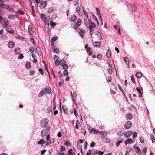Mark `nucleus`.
<instances>
[{"label":"nucleus","instance_id":"9d476101","mask_svg":"<svg viewBox=\"0 0 155 155\" xmlns=\"http://www.w3.org/2000/svg\"><path fill=\"white\" fill-rule=\"evenodd\" d=\"M101 44V42L100 41H95L93 43V45L95 47H98Z\"/></svg>","mask_w":155,"mask_h":155},{"label":"nucleus","instance_id":"423d86ee","mask_svg":"<svg viewBox=\"0 0 155 155\" xmlns=\"http://www.w3.org/2000/svg\"><path fill=\"white\" fill-rule=\"evenodd\" d=\"M44 90L45 91V92L46 94H50L51 93V90L50 87L47 86Z\"/></svg>","mask_w":155,"mask_h":155},{"label":"nucleus","instance_id":"393cba45","mask_svg":"<svg viewBox=\"0 0 155 155\" xmlns=\"http://www.w3.org/2000/svg\"><path fill=\"white\" fill-rule=\"evenodd\" d=\"M137 7L134 5L133 4L132 7V10L134 12H135L137 11Z\"/></svg>","mask_w":155,"mask_h":155},{"label":"nucleus","instance_id":"2f4dec72","mask_svg":"<svg viewBox=\"0 0 155 155\" xmlns=\"http://www.w3.org/2000/svg\"><path fill=\"white\" fill-rule=\"evenodd\" d=\"M65 60L64 59H62L60 61V65L62 66V65L65 64Z\"/></svg>","mask_w":155,"mask_h":155},{"label":"nucleus","instance_id":"864d4df0","mask_svg":"<svg viewBox=\"0 0 155 155\" xmlns=\"http://www.w3.org/2000/svg\"><path fill=\"white\" fill-rule=\"evenodd\" d=\"M80 123L78 121V120L76 121V124L75 126V128L77 129H78V124H80Z\"/></svg>","mask_w":155,"mask_h":155},{"label":"nucleus","instance_id":"5701e85b","mask_svg":"<svg viewBox=\"0 0 155 155\" xmlns=\"http://www.w3.org/2000/svg\"><path fill=\"white\" fill-rule=\"evenodd\" d=\"M25 67L27 69H30L31 67V64L29 62H27L25 64Z\"/></svg>","mask_w":155,"mask_h":155},{"label":"nucleus","instance_id":"5fc2aeb1","mask_svg":"<svg viewBox=\"0 0 155 155\" xmlns=\"http://www.w3.org/2000/svg\"><path fill=\"white\" fill-rule=\"evenodd\" d=\"M107 63L109 65L110 67L111 68L112 65L111 64V62L110 60L109 59H108L107 60Z\"/></svg>","mask_w":155,"mask_h":155},{"label":"nucleus","instance_id":"de8ad7c7","mask_svg":"<svg viewBox=\"0 0 155 155\" xmlns=\"http://www.w3.org/2000/svg\"><path fill=\"white\" fill-rule=\"evenodd\" d=\"M7 7V6L6 5L3 4V3L2 4H0V7L2 8H5Z\"/></svg>","mask_w":155,"mask_h":155},{"label":"nucleus","instance_id":"49530a36","mask_svg":"<svg viewBox=\"0 0 155 155\" xmlns=\"http://www.w3.org/2000/svg\"><path fill=\"white\" fill-rule=\"evenodd\" d=\"M55 64L56 66H58L60 64V62L58 59H57L56 60Z\"/></svg>","mask_w":155,"mask_h":155},{"label":"nucleus","instance_id":"4468645a","mask_svg":"<svg viewBox=\"0 0 155 155\" xmlns=\"http://www.w3.org/2000/svg\"><path fill=\"white\" fill-rule=\"evenodd\" d=\"M6 30L8 32L11 34H13L14 33L13 30L10 28H7Z\"/></svg>","mask_w":155,"mask_h":155},{"label":"nucleus","instance_id":"dca6fc26","mask_svg":"<svg viewBox=\"0 0 155 155\" xmlns=\"http://www.w3.org/2000/svg\"><path fill=\"white\" fill-rule=\"evenodd\" d=\"M77 18V17L75 15H73L70 19V21L71 22H74L76 20Z\"/></svg>","mask_w":155,"mask_h":155},{"label":"nucleus","instance_id":"69168bd1","mask_svg":"<svg viewBox=\"0 0 155 155\" xmlns=\"http://www.w3.org/2000/svg\"><path fill=\"white\" fill-rule=\"evenodd\" d=\"M30 74L31 75H33L35 73V71L33 70H31L30 71Z\"/></svg>","mask_w":155,"mask_h":155},{"label":"nucleus","instance_id":"f3484780","mask_svg":"<svg viewBox=\"0 0 155 155\" xmlns=\"http://www.w3.org/2000/svg\"><path fill=\"white\" fill-rule=\"evenodd\" d=\"M111 55V52L110 50H108L106 53V56L107 58L110 57Z\"/></svg>","mask_w":155,"mask_h":155},{"label":"nucleus","instance_id":"72a5a7b5","mask_svg":"<svg viewBox=\"0 0 155 155\" xmlns=\"http://www.w3.org/2000/svg\"><path fill=\"white\" fill-rule=\"evenodd\" d=\"M81 23V21L80 19H78V20L77 22L76 23V25L78 27H79Z\"/></svg>","mask_w":155,"mask_h":155},{"label":"nucleus","instance_id":"680f3d73","mask_svg":"<svg viewBox=\"0 0 155 155\" xmlns=\"http://www.w3.org/2000/svg\"><path fill=\"white\" fill-rule=\"evenodd\" d=\"M131 80L132 81V82L134 84H135L136 83L135 81L133 75H132L131 77Z\"/></svg>","mask_w":155,"mask_h":155},{"label":"nucleus","instance_id":"37998d69","mask_svg":"<svg viewBox=\"0 0 155 155\" xmlns=\"http://www.w3.org/2000/svg\"><path fill=\"white\" fill-rule=\"evenodd\" d=\"M99 16V20L101 21V25H103V23L102 22V18L101 16L100 15H98Z\"/></svg>","mask_w":155,"mask_h":155},{"label":"nucleus","instance_id":"473e14b6","mask_svg":"<svg viewBox=\"0 0 155 155\" xmlns=\"http://www.w3.org/2000/svg\"><path fill=\"white\" fill-rule=\"evenodd\" d=\"M21 53L20 50L19 48H17L15 50V53L16 54H18Z\"/></svg>","mask_w":155,"mask_h":155},{"label":"nucleus","instance_id":"c756f323","mask_svg":"<svg viewBox=\"0 0 155 155\" xmlns=\"http://www.w3.org/2000/svg\"><path fill=\"white\" fill-rule=\"evenodd\" d=\"M72 151H73V150L71 149L68 150V155H74V154H73Z\"/></svg>","mask_w":155,"mask_h":155},{"label":"nucleus","instance_id":"603ef678","mask_svg":"<svg viewBox=\"0 0 155 155\" xmlns=\"http://www.w3.org/2000/svg\"><path fill=\"white\" fill-rule=\"evenodd\" d=\"M60 149L61 151H64L65 150V147L63 146H61Z\"/></svg>","mask_w":155,"mask_h":155},{"label":"nucleus","instance_id":"0e129e2a","mask_svg":"<svg viewBox=\"0 0 155 155\" xmlns=\"http://www.w3.org/2000/svg\"><path fill=\"white\" fill-rule=\"evenodd\" d=\"M39 71L41 75H43L44 74L43 72V70L41 68H40L39 69Z\"/></svg>","mask_w":155,"mask_h":155},{"label":"nucleus","instance_id":"a211bd4d","mask_svg":"<svg viewBox=\"0 0 155 155\" xmlns=\"http://www.w3.org/2000/svg\"><path fill=\"white\" fill-rule=\"evenodd\" d=\"M135 76L138 78H140L142 77V74L140 72H137L135 74Z\"/></svg>","mask_w":155,"mask_h":155},{"label":"nucleus","instance_id":"052dcab7","mask_svg":"<svg viewBox=\"0 0 155 155\" xmlns=\"http://www.w3.org/2000/svg\"><path fill=\"white\" fill-rule=\"evenodd\" d=\"M65 145L68 146H71V143L68 141H67L65 143Z\"/></svg>","mask_w":155,"mask_h":155},{"label":"nucleus","instance_id":"6e6d98bb","mask_svg":"<svg viewBox=\"0 0 155 155\" xmlns=\"http://www.w3.org/2000/svg\"><path fill=\"white\" fill-rule=\"evenodd\" d=\"M62 66H63V69L64 70H67L68 68V65L67 64H65Z\"/></svg>","mask_w":155,"mask_h":155},{"label":"nucleus","instance_id":"58836bf2","mask_svg":"<svg viewBox=\"0 0 155 155\" xmlns=\"http://www.w3.org/2000/svg\"><path fill=\"white\" fill-rule=\"evenodd\" d=\"M79 29L80 31L79 33H80V36L81 37H83L84 36L83 31L81 29H80V28H79Z\"/></svg>","mask_w":155,"mask_h":155},{"label":"nucleus","instance_id":"4be33fe9","mask_svg":"<svg viewBox=\"0 0 155 155\" xmlns=\"http://www.w3.org/2000/svg\"><path fill=\"white\" fill-rule=\"evenodd\" d=\"M124 61L126 63L127 65H129V60L128 58L127 57H125L124 58Z\"/></svg>","mask_w":155,"mask_h":155},{"label":"nucleus","instance_id":"4d7b16f0","mask_svg":"<svg viewBox=\"0 0 155 155\" xmlns=\"http://www.w3.org/2000/svg\"><path fill=\"white\" fill-rule=\"evenodd\" d=\"M29 51L31 53H33L35 51V49L33 47H31L29 48Z\"/></svg>","mask_w":155,"mask_h":155},{"label":"nucleus","instance_id":"7c9ffc66","mask_svg":"<svg viewBox=\"0 0 155 155\" xmlns=\"http://www.w3.org/2000/svg\"><path fill=\"white\" fill-rule=\"evenodd\" d=\"M83 140L82 139H80V140L78 141V142L77 143V146L78 147H80L81 146V144H80V143H83Z\"/></svg>","mask_w":155,"mask_h":155},{"label":"nucleus","instance_id":"a18cd8bd","mask_svg":"<svg viewBox=\"0 0 155 155\" xmlns=\"http://www.w3.org/2000/svg\"><path fill=\"white\" fill-rule=\"evenodd\" d=\"M107 81L110 82L111 81V77L110 76H108L107 77Z\"/></svg>","mask_w":155,"mask_h":155},{"label":"nucleus","instance_id":"f257e3e1","mask_svg":"<svg viewBox=\"0 0 155 155\" xmlns=\"http://www.w3.org/2000/svg\"><path fill=\"white\" fill-rule=\"evenodd\" d=\"M49 121L47 119L42 120L40 123V125L42 127H45V129L49 130L50 125L48 124Z\"/></svg>","mask_w":155,"mask_h":155},{"label":"nucleus","instance_id":"a19ab883","mask_svg":"<svg viewBox=\"0 0 155 155\" xmlns=\"http://www.w3.org/2000/svg\"><path fill=\"white\" fill-rule=\"evenodd\" d=\"M122 132L121 130H118L117 132V134L118 136H122L123 135V134L121 133Z\"/></svg>","mask_w":155,"mask_h":155},{"label":"nucleus","instance_id":"aec40b11","mask_svg":"<svg viewBox=\"0 0 155 155\" xmlns=\"http://www.w3.org/2000/svg\"><path fill=\"white\" fill-rule=\"evenodd\" d=\"M45 142V140L43 139H42L40 141H38L37 143L39 144H41L44 143Z\"/></svg>","mask_w":155,"mask_h":155},{"label":"nucleus","instance_id":"412c9836","mask_svg":"<svg viewBox=\"0 0 155 155\" xmlns=\"http://www.w3.org/2000/svg\"><path fill=\"white\" fill-rule=\"evenodd\" d=\"M95 33L96 35H97L98 37H100V40H101L102 39V37L100 32L99 31H96Z\"/></svg>","mask_w":155,"mask_h":155},{"label":"nucleus","instance_id":"7ed1b4c3","mask_svg":"<svg viewBox=\"0 0 155 155\" xmlns=\"http://www.w3.org/2000/svg\"><path fill=\"white\" fill-rule=\"evenodd\" d=\"M132 125V124L130 121H127L125 124L124 126V127L126 129H128L131 127Z\"/></svg>","mask_w":155,"mask_h":155},{"label":"nucleus","instance_id":"6ab92c4d","mask_svg":"<svg viewBox=\"0 0 155 155\" xmlns=\"http://www.w3.org/2000/svg\"><path fill=\"white\" fill-rule=\"evenodd\" d=\"M15 13L18 15H24V12L21 10H18L15 12Z\"/></svg>","mask_w":155,"mask_h":155},{"label":"nucleus","instance_id":"3c124183","mask_svg":"<svg viewBox=\"0 0 155 155\" xmlns=\"http://www.w3.org/2000/svg\"><path fill=\"white\" fill-rule=\"evenodd\" d=\"M15 16V15L12 14L9 15L8 16V18L10 19H13Z\"/></svg>","mask_w":155,"mask_h":155},{"label":"nucleus","instance_id":"09e8293b","mask_svg":"<svg viewBox=\"0 0 155 155\" xmlns=\"http://www.w3.org/2000/svg\"><path fill=\"white\" fill-rule=\"evenodd\" d=\"M136 151L137 153H140L141 152V150L139 147H137L136 148Z\"/></svg>","mask_w":155,"mask_h":155},{"label":"nucleus","instance_id":"39448f33","mask_svg":"<svg viewBox=\"0 0 155 155\" xmlns=\"http://www.w3.org/2000/svg\"><path fill=\"white\" fill-rule=\"evenodd\" d=\"M47 5V2L46 1H43L40 5V7L41 8H45Z\"/></svg>","mask_w":155,"mask_h":155},{"label":"nucleus","instance_id":"bb28decb","mask_svg":"<svg viewBox=\"0 0 155 155\" xmlns=\"http://www.w3.org/2000/svg\"><path fill=\"white\" fill-rule=\"evenodd\" d=\"M58 37L57 36H55L53 37L51 39V42H54L55 41L57 40V39Z\"/></svg>","mask_w":155,"mask_h":155},{"label":"nucleus","instance_id":"c03bdc74","mask_svg":"<svg viewBox=\"0 0 155 155\" xmlns=\"http://www.w3.org/2000/svg\"><path fill=\"white\" fill-rule=\"evenodd\" d=\"M63 75L64 76H67L68 74V71L67 70H64L63 73Z\"/></svg>","mask_w":155,"mask_h":155},{"label":"nucleus","instance_id":"8fccbe9b","mask_svg":"<svg viewBox=\"0 0 155 155\" xmlns=\"http://www.w3.org/2000/svg\"><path fill=\"white\" fill-rule=\"evenodd\" d=\"M140 142L142 143H143L144 142V140L143 137H140Z\"/></svg>","mask_w":155,"mask_h":155},{"label":"nucleus","instance_id":"b1692460","mask_svg":"<svg viewBox=\"0 0 155 155\" xmlns=\"http://www.w3.org/2000/svg\"><path fill=\"white\" fill-rule=\"evenodd\" d=\"M91 132L95 134H97L98 133L99 131L96 130L95 129L92 128L91 130Z\"/></svg>","mask_w":155,"mask_h":155},{"label":"nucleus","instance_id":"a878e982","mask_svg":"<svg viewBox=\"0 0 155 155\" xmlns=\"http://www.w3.org/2000/svg\"><path fill=\"white\" fill-rule=\"evenodd\" d=\"M98 134L102 137H104L106 134L104 133V132L102 131H99Z\"/></svg>","mask_w":155,"mask_h":155},{"label":"nucleus","instance_id":"20e7f679","mask_svg":"<svg viewBox=\"0 0 155 155\" xmlns=\"http://www.w3.org/2000/svg\"><path fill=\"white\" fill-rule=\"evenodd\" d=\"M132 132L130 131H127L124 133V135L125 138H128L132 134Z\"/></svg>","mask_w":155,"mask_h":155},{"label":"nucleus","instance_id":"6e6552de","mask_svg":"<svg viewBox=\"0 0 155 155\" xmlns=\"http://www.w3.org/2000/svg\"><path fill=\"white\" fill-rule=\"evenodd\" d=\"M15 43L13 42L10 41L8 43V46L10 48H12L14 47L15 46Z\"/></svg>","mask_w":155,"mask_h":155},{"label":"nucleus","instance_id":"9b49d317","mask_svg":"<svg viewBox=\"0 0 155 155\" xmlns=\"http://www.w3.org/2000/svg\"><path fill=\"white\" fill-rule=\"evenodd\" d=\"M132 139H131L130 138H129L127 139L125 141V145H127L129 143H133L132 142Z\"/></svg>","mask_w":155,"mask_h":155},{"label":"nucleus","instance_id":"f03ea898","mask_svg":"<svg viewBox=\"0 0 155 155\" xmlns=\"http://www.w3.org/2000/svg\"><path fill=\"white\" fill-rule=\"evenodd\" d=\"M49 130L45 129L41 131V135L42 137L44 138L46 136L48 133Z\"/></svg>","mask_w":155,"mask_h":155},{"label":"nucleus","instance_id":"774afa93","mask_svg":"<svg viewBox=\"0 0 155 155\" xmlns=\"http://www.w3.org/2000/svg\"><path fill=\"white\" fill-rule=\"evenodd\" d=\"M96 8L97 12L98 14V15H100L101 14H100V11L99 9L98 8H97V7Z\"/></svg>","mask_w":155,"mask_h":155},{"label":"nucleus","instance_id":"ddd939ff","mask_svg":"<svg viewBox=\"0 0 155 155\" xmlns=\"http://www.w3.org/2000/svg\"><path fill=\"white\" fill-rule=\"evenodd\" d=\"M36 49L37 52L38 53V54L40 56L42 55V53L40 48L38 47H37L36 48Z\"/></svg>","mask_w":155,"mask_h":155},{"label":"nucleus","instance_id":"e433bc0d","mask_svg":"<svg viewBox=\"0 0 155 155\" xmlns=\"http://www.w3.org/2000/svg\"><path fill=\"white\" fill-rule=\"evenodd\" d=\"M150 137L152 140V143H154V142H155V140L154 139V137L152 135H150Z\"/></svg>","mask_w":155,"mask_h":155},{"label":"nucleus","instance_id":"2eb2a0df","mask_svg":"<svg viewBox=\"0 0 155 155\" xmlns=\"http://www.w3.org/2000/svg\"><path fill=\"white\" fill-rule=\"evenodd\" d=\"M118 88H119V89L120 91H121V92H122V93H123V94L124 95V96L125 97H126V95H125V92H124V91L122 89V88L121 87L120 85H119V84H118Z\"/></svg>","mask_w":155,"mask_h":155},{"label":"nucleus","instance_id":"c85d7f7f","mask_svg":"<svg viewBox=\"0 0 155 155\" xmlns=\"http://www.w3.org/2000/svg\"><path fill=\"white\" fill-rule=\"evenodd\" d=\"M98 151L96 150H93L91 151V153L92 155H95L97 154Z\"/></svg>","mask_w":155,"mask_h":155},{"label":"nucleus","instance_id":"0eeeda50","mask_svg":"<svg viewBox=\"0 0 155 155\" xmlns=\"http://www.w3.org/2000/svg\"><path fill=\"white\" fill-rule=\"evenodd\" d=\"M62 108L65 114H67L68 113V110L66 106L64 105H63Z\"/></svg>","mask_w":155,"mask_h":155},{"label":"nucleus","instance_id":"f704fd0d","mask_svg":"<svg viewBox=\"0 0 155 155\" xmlns=\"http://www.w3.org/2000/svg\"><path fill=\"white\" fill-rule=\"evenodd\" d=\"M54 10V8L53 7L51 8H50L48 9L47 12L48 13H51Z\"/></svg>","mask_w":155,"mask_h":155},{"label":"nucleus","instance_id":"cd10ccee","mask_svg":"<svg viewBox=\"0 0 155 155\" xmlns=\"http://www.w3.org/2000/svg\"><path fill=\"white\" fill-rule=\"evenodd\" d=\"M92 25H90L89 26V29H92L94 28H95L96 26V24L94 23H92Z\"/></svg>","mask_w":155,"mask_h":155},{"label":"nucleus","instance_id":"1a4fd4ad","mask_svg":"<svg viewBox=\"0 0 155 155\" xmlns=\"http://www.w3.org/2000/svg\"><path fill=\"white\" fill-rule=\"evenodd\" d=\"M41 19L42 20V21L44 22H45L46 21V16L45 14L43 13H41Z\"/></svg>","mask_w":155,"mask_h":155},{"label":"nucleus","instance_id":"ea45409f","mask_svg":"<svg viewBox=\"0 0 155 155\" xmlns=\"http://www.w3.org/2000/svg\"><path fill=\"white\" fill-rule=\"evenodd\" d=\"M76 11L78 12L79 14L80 15L81 13L80 12V7L79 6H77L76 8Z\"/></svg>","mask_w":155,"mask_h":155},{"label":"nucleus","instance_id":"79ce46f5","mask_svg":"<svg viewBox=\"0 0 155 155\" xmlns=\"http://www.w3.org/2000/svg\"><path fill=\"white\" fill-rule=\"evenodd\" d=\"M31 9L32 11V14L33 15V16L35 17V12L34 9V6H32L31 7Z\"/></svg>","mask_w":155,"mask_h":155},{"label":"nucleus","instance_id":"c9c22d12","mask_svg":"<svg viewBox=\"0 0 155 155\" xmlns=\"http://www.w3.org/2000/svg\"><path fill=\"white\" fill-rule=\"evenodd\" d=\"M33 27L31 25H29L28 27V30L29 32L30 33L32 31Z\"/></svg>","mask_w":155,"mask_h":155},{"label":"nucleus","instance_id":"f8f14e48","mask_svg":"<svg viewBox=\"0 0 155 155\" xmlns=\"http://www.w3.org/2000/svg\"><path fill=\"white\" fill-rule=\"evenodd\" d=\"M133 117V115L130 113H129L127 114L126 118L127 120H130Z\"/></svg>","mask_w":155,"mask_h":155},{"label":"nucleus","instance_id":"4c0bfd02","mask_svg":"<svg viewBox=\"0 0 155 155\" xmlns=\"http://www.w3.org/2000/svg\"><path fill=\"white\" fill-rule=\"evenodd\" d=\"M53 52L56 53L58 54L59 52V49L58 48H55L54 49H53Z\"/></svg>","mask_w":155,"mask_h":155},{"label":"nucleus","instance_id":"338daca9","mask_svg":"<svg viewBox=\"0 0 155 155\" xmlns=\"http://www.w3.org/2000/svg\"><path fill=\"white\" fill-rule=\"evenodd\" d=\"M84 22L86 25H87L88 23L87 19H84Z\"/></svg>","mask_w":155,"mask_h":155},{"label":"nucleus","instance_id":"e2e57ef3","mask_svg":"<svg viewBox=\"0 0 155 155\" xmlns=\"http://www.w3.org/2000/svg\"><path fill=\"white\" fill-rule=\"evenodd\" d=\"M50 25H52V27H54L56 25V24L55 23H53L52 21L50 22Z\"/></svg>","mask_w":155,"mask_h":155},{"label":"nucleus","instance_id":"bf43d9fd","mask_svg":"<svg viewBox=\"0 0 155 155\" xmlns=\"http://www.w3.org/2000/svg\"><path fill=\"white\" fill-rule=\"evenodd\" d=\"M71 94L73 97V96H74V97H76L77 94H76V92L74 91H73V94L71 92Z\"/></svg>","mask_w":155,"mask_h":155},{"label":"nucleus","instance_id":"13d9d810","mask_svg":"<svg viewBox=\"0 0 155 155\" xmlns=\"http://www.w3.org/2000/svg\"><path fill=\"white\" fill-rule=\"evenodd\" d=\"M123 140L118 141L116 143V145L117 147L119 146L120 143L123 142Z\"/></svg>","mask_w":155,"mask_h":155}]
</instances>
